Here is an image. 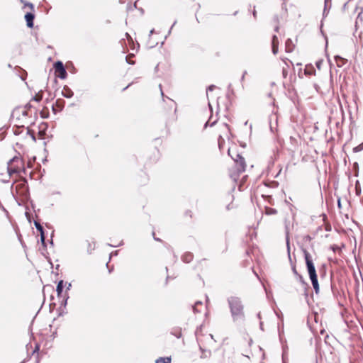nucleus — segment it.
<instances>
[{"instance_id":"obj_1","label":"nucleus","mask_w":363,"mask_h":363,"mask_svg":"<svg viewBox=\"0 0 363 363\" xmlns=\"http://www.w3.org/2000/svg\"><path fill=\"white\" fill-rule=\"evenodd\" d=\"M35 111L30 104L15 108L11 118L14 134L19 135L25 128L28 130L29 127L35 123Z\"/></svg>"},{"instance_id":"obj_2","label":"nucleus","mask_w":363,"mask_h":363,"mask_svg":"<svg viewBox=\"0 0 363 363\" xmlns=\"http://www.w3.org/2000/svg\"><path fill=\"white\" fill-rule=\"evenodd\" d=\"M209 126L210 133L218 138V147L221 150L225 143V138H229L230 135L229 125L223 122L215 121Z\"/></svg>"},{"instance_id":"obj_3","label":"nucleus","mask_w":363,"mask_h":363,"mask_svg":"<svg viewBox=\"0 0 363 363\" xmlns=\"http://www.w3.org/2000/svg\"><path fill=\"white\" fill-rule=\"evenodd\" d=\"M303 253H304V258H305L309 277L312 278V277H316L317 274H316L315 268V266L313 262V259L311 258L310 253L306 250H304Z\"/></svg>"},{"instance_id":"obj_4","label":"nucleus","mask_w":363,"mask_h":363,"mask_svg":"<svg viewBox=\"0 0 363 363\" xmlns=\"http://www.w3.org/2000/svg\"><path fill=\"white\" fill-rule=\"evenodd\" d=\"M14 163L21 164V160L18 157H13L9 162L8 172L10 174L18 173L20 171V167L18 164L14 165Z\"/></svg>"},{"instance_id":"obj_5","label":"nucleus","mask_w":363,"mask_h":363,"mask_svg":"<svg viewBox=\"0 0 363 363\" xmlns=\"http://www.w3.org/2000/svg\"><path fill=\"white\" fill-rule=\"evenodd\" d=\"M55 72L56 76L61 79H65L67 77V72L64 67L62 62L58 61L54 65Z\"/></svg>"},{"instance_id":"obj_6","label":"nucleus","mask_w":363,"mask_h":363,"mask_svg":"<svg viewBox=\"0 0 363 363\" xmlns=\"http://www.w3.org/2000/svg\"><path fill=\"white\" fill-rule=\"evenodd\" d=\"M230 305L233 315H239L241 313L242 306L239 301L233 299L230 301Z\"/></svg>"},{"instance_id":"obj_7","label":"nucleus","mask_w":363,"mask_h":363,"mask_svg":"<svg viewBox=\"0 0 363 363\" xmlns=\"http://www.w3.org/2000/svg\"><path fill=\"white\" fill-rule=\"evenodd\" d=\"M228 155L233 158V160L237 162L238 165V169L241 171H245L246 167V164L245 162V160L242 157H241L240 155H237L238 158H234L233 156L231 155V150L228 149Z\"/></svg>"},{"instance_id":"obj_8","label":"nucleus","mask_w":363,"mask_h":363,"mask_svg":"<svg viewBox=\"0 0 363 363\" xmlns=\"http://www.w3.org/2000/svg\"><path fill=\"white\" fill-rule=\"evenodd\" d=\"M65 101L62 99H57L52 105V111L55 113L61 111L65 107Z\"/></svg>"},{"instance_id":"obj_9","label":"nucleus","mask_w":363,"mask_h":363,"mask_svg":"<svg viewBox=\"0 0 363 363\" xmlns=\"http://www.w3.org/2000/svg\"><path fill=\"white\" fill-rule=\"evenodd\" d=\"M35 18V15L32 13H27L25 15V19L26 21V24L28 28L33 27V20Z\"/></svg>"},{"instance_id":"obj_10","label":"nucleus","mask_w":363,"mask_h":363,"mask_svg":"<svg viewBox=\"0 0 363 363\" xmlns=\"http://www.w3.org/2000/svg\"><path fill=\"white\" fill-rule=\"evenodd\" d=\"M278 46H279V40L277 35H273L272 41V49L274 55H277L278 53Z\"/></svg>"},{"instance_id":"obj_11","label":"nucleus","mask_w":363,"mask_h":363,"mask_svg":"<svg viewBox=\"0 0 363 363\" xmlns=\"http://www.w3.org/2000/svg\"><path fill=\"white\" fill-rule=\"evenodd\" d=\"M194 259V255L191 252H185L182 256V260L185 263H190Z\"/></svg>"},{"instance_id":"obj_12","label":"nucleus","mask_w":363,"mask_h":363,"mask_svg":"<svg viewBox=\"0 0 363 363\" xmlns=\"http://www.w3.org/2000/svg\"><path fill=\"white\" fill-rule=\"evenodd\" d=\"M35 226L36 229L38 230V231H39V233H40L41 241L43 242H44L45 235H44V231H43V226L37 221H35Z\"/></svg>"},{"instance_id":"obj_13","label":"nucleus","mask_w":363,"mask_h":363,"mask_svg":"<svg viewBox=\"0 0 363 363\" xmlns=\"http://www.w3.org/2000/svg\"><path fill=\"white\" fill-rule=\"evenodd\" d=\"M310 279L311 281V283H312L313 289H314V290L315 291V294H318V292H319V284H318L317 276L314 277H312V278H310Z\"/></svg>"},{"instance_id":"obj_14","label":"nucleus","mask_w":363,"mask_h":363,"mask_svg":"<svg viewBox=\"0 0 363 363\" xmlns=\"http://www.w3.org/2000/svg\"><path fill=\"white\" fill-rule=\"evenodd\" d=\"M286 52H291L294 50V45L291 39H287L286 40Z\"/></svg>"},{"instance_id":"obj_15","label":"nucleus","mask_w":363,"mask_h":363,"mask_svg":"<svg viewBox=\"0 0 363 363\" xmlns=\"http://www.w3.org/2000/svg\"><path fill=\"white\" fill-rule=\"evenodd\" d=\"M247 179V176H245L242 179L240 184L239 185L240 191H243L247 188L248 185L246 184Z\"/></svg>"},{"instance_id":"obj_16","label":"nucleus","mask_w":363,"mask_h":363,"mask_svg":"<svg viewBox=\"0 0 363 363\" xmlns=\"http://www.w3.org/2000/svg\"><path fill=\"white\" fill-rule=\"evenodd\" d=\"M172 358L170 357H159L156 359L155 363H171Z\"/></svg>"},{"instance_id":"obj_17","label":"nucleus","mask_w":363,"mask_h":363,"mask_svg":"<svg viewBox=\"0 0 363 363\" xmlns=\"http://www.w3.org/2000/svg\"><path fill=\"white\" fill-rule=\"evenodd\" d=\"M40 115L43 118H47L49 116V110L47 107H43L40 111Z\"/></svg>"},{"instance_id":"obj_18","label":"nucleus","mask_w":363,"mask_h":363,"mask_svg":"<svg viewBox=\"0 0 363 363\" xmlns=\"http://www.w3.org/2000/svg\"><path fill=\"white\" fill-rule=\"evenodd\" d=\"M62 95L65 97L70 98L73 95V92L69 88H64L62 91Z\"/></svg>"},{"instance_id":"obj_19","label":"nucleus","mask_w":363,"mask_h":363,"mask_svg":"<svg viewBox=\"0 0 363 363\" xmlns=\"http://www.w3.org/2000/svg\"><path fill=\"white\" fill-rule=\"evenodd\" d=\"M43 91H40L33 97L32 100L37 102H40L43 99Z\"/></svg>"},{"instance_id":"obj_20","label":"nucleus","mask_w":363,"mask_h":363,"mask_svg":"<svg viewBox=\"0 0 363 363\" xmlns=\"http://www.w3.org/2000/svg\"><path fill=\"white\" fill-rule=\"evenodd\" d=\"M203 306V303L201 301H197L194 306H193V311L195 313H200V309L199 308V307H202Z\"/></svg>"},{"instance_id":"obj_21","label":"nucleus","mask_w":363,"mask_h":363,"mask_svg":"<svg viewBox=\"0 0 363 363\" xmlns=\"http://www.w3.org/2000/svg\"><path fill=\"white\" fill-rule=\"evenodd\" d=\"M63 281H60L58 282L57 284V289H56V291H57V295L58 296H60L62 292V290H63Z\"/></svg>"},{"instance_id":"obj_22","label":"nucleus","mask_w":363,"mask_h":363,"mask_svg":"<svg viewBox=\"0 0 363 363\" xmlns=\"http://www.w3.org/2000/svg\"><path fill=\"white\" fill-rule=\"evenodd\" d=\"M335 60L338 67H341L345 64V60L342 57H341L340 56H338V55L335 56Z\"/></svg>"},{"instance_id":"obj_23","label":"nucleus","mask_w":363,"mask_h":363,"mask_svg":"<svg viewBox=\"0 0 363 363\" xmlns=\"http://www.w3.org/2000/svg\"><path fill=\"white\" fill-rule=\"evenodd\" d=\"M363 150V143L353 148L354 152H359Z\"/></svg>"},{"instance_id":"obj_24","label":"nucleus","mask_w":363,"mask_h":363,"mask_svg":"<svg viewBox=\"0 0 363 363\" xmlns=\"http://www.w3.org/2000/svg\"><path fill=\"white\" fill-rule=\"evenodd\" d=\"M286 245H287V252H288L289 259L290 262L291 263L292 260H291V254H290L289 240L288 238H286Z\"/></svg>"},{"instance_id":"obj_25","label":"nucleus","mask_w":363,"mask_h":363,"mask_svg":"<svg viewBox=\"0 0 363 363\" xmlns=\"http://www.w3.org/2000/svg\"><path fill=\"white\" fill-rule=\"evenodd\" d=\"M330 1H331V0H325V8H324V11H323V16H325V14L326 13L328 6H329V8L330 7V4H331Z\"/></svg>"},{"instance_id":"obj_26","label":"nucleus","mask_w":363,"mask_h":363,"mask_svg":"<svg viewBox=\"0 0 363 363\" xmlns=\"http://www.w3.org/2000/svg\"><path fill=\"white\" fill-rule=\"evenodd\" d=\"M21 2L22 3H24V5L25 6H28L29 7V9L31 10V11H33L34 10V6H33V4H31V3H27V2H24L23 0H20Z\"/></svg>"},{"instance_id":"obj_27","label":"nucleus","mask_w":363,"mask_h":363,"mask_svg":"<svg viewBox=\"0 0 363 363\" xmlns=\"http://www.w3.org/2000/svg\"><path fill=\"white\" fill-rule=\"evenodd\" d=\"M267 213L268 214H275L277 213V211L274 208H268L267 210Z\"/></svg>"},{"instance_id":"obj_28","label":"nucleus","mask_w":363,"mask_h":363,"mask_svg":"<svg viewBox=\"0 0 363 363\" xmlns=\"http://www.w3.org/2000/svg\"><path fill=\"white\" fill-rule=\"evenodd\" d=\"M297 277H298V278L299 281H301V282L304 286H307V284L304 281V279H303V277H302L301 274L298 275Z\"/></svg>"},{"instance_id":"obj_29","label":"nucleus","mask_w":363,"mask_h":363,"mask_svg":"<svg viewBox=\"0 0 363 363\" xmlns=\"http://www.w3.org/2000/svg\"><path fill=\"white\" fill-rule=\"evenodd\" d=\"M291 267H292V271H293L294 274L296 276L299 275V274L298 273V272L296 269V266L294 264H293L292 263H291Z\"/></svg>"},{"instance_id":"obj_30","label":"nucleus","mask_w":363,"mask_h":363,"mask_svg":"<svg viewBox=\"0 0 363 363\" xmlns=\"http://www.w3.org/2000/svg\"><path fill=\"white\" fill-rule=\"evenodd\" d=\"M321 64H322V60L318 61V62H316V67H318V69H320V67H321Z\"/></svg>"},{"instance_id":"obj_31","label":"nucleus","mask_w":363,"mask_h":363,"mask_svg":"<svg viewBox=\"0 0 363 363\" xmlns=\"http://www.w3.org/2000/svg\"><path fill=\"white\" fill-rule=\"evenodd\" d=\"M185 214H186V216H189L190 218H192V214H191V211H186V212L185 213Z\"/></svg>"},{"instance_id":"obj_32","label":"nucleus","mask_w":363,"mask_h":363,"mask_svg":"<svg viewBox=\"0 0 363 363\" xmlns=\"http://www.w3.org/2000/svg\"><path fill=\"white\" fill-rule=\"evenodd\" d=\"M279 27L278 25H276L275 27H274V31L275 32H278L279 31Z\"/></svg>"},{"instance_id":"obj_33","label":"nucleus","mask_w":363,"mask_h":363,"mask_svg":"<svg viewBox=\"0 0 363 363\" xmlns=\"http://www.w3.org/2000/svg\"><path fill=\"white\" fill-rule=\"evenodd\" d=\"M19 186L24 188L25 187V184H18V185L16 186V188H18Z\"/></svg>"},{"instance_id":"obj_34","label":"nucleus","mask_w":363,"mask_h":363,"mask_svg":"<svg viewBox=\"0 0 363 363\" xmlns=\"http://www.w3.org/2000/svg\"><path fill=\"white\" fill-rule=\"evenodd\" d=\"M286 74H287V72L285 69H283V75H284V77H286Z\"/></svg>"},{"instance_id":"obj_35","label":"nucleus","mask_w":363,"mask_h":363,"mask_svg":"<svg viewBox=\"0 0 363 363\" xmlns=\"http://www.w3.org/2000/svg\"><path fill=\"white\" fill-rule=\"evenodd\" d=\"M214 86H210L208 88V90H213Z\"/></svg>"},{"instance_id":"obj_36","label":"nucleus","mask_w":363,"mask_h":363,"mask_svg":"<svg viewBox=\"0 0 363 363\" xmlns=\"http://www.w3.org/2000/svg\"><path fill=\"white\" fill-rule=\"evenodd\" d=\"M257 12L255 10L253 11V16L256 18Z\"/></svg>"},{"instance_id":"obj_37","label":"nucleus","mask_w":363,"mask_h":363,"mask_svg":"<svg viewBox=\"0 0 363 363\" xmlns=\"http://www.w3.org/2000/svg\"><path fill=\"white\" fill-rule=\"evenodd\" d=\"M274 21H275L276 22H278V17H277V16H275V17H274Z\"/></svg>"},{"instance_id":"obj_38","label":"nucleus","mask_w":363,"mask_h":363,"mask_svg":"<svg viewBox=\"0 0 363 363\" xmlns=\"http://www.w3.org/2000/svg\"><path fill=\"white\" fill-rule=\"evenodd\" d=\"M260 328H261L262 330H263V329H262V323H260Z\"/></svg>"},{"instance_id":"obj_39","label":"nucleus","mask_w":363,"mask_h":363,"mask_svg":"<svg viewBox=\"0 0 363 363\" xmlns=\"http://www.w3.org/2000/svg\"><path fill=\"white\" fill-rule=\"evenodd\" d=\"M130 86V84L127 85V86H126V87H125V88H124V89H127V88H128V87H129Z\"/></svg>"},{"instance_id":"obj_40","label":"nucleus","mask_w":363,"mask_h":363,"mask_svg":"<svg viewBox=\"0 0 363 363\" xmlns=\"http://www.w3.org/2000/svg\"><path fill=\"white\" fill-rule=\"evenodd\" d=\"M208 125V122H207L206 124H205V127H207Z\"/></svg>"},{"instance_id":"obj_41","label":"nucleus","mask_w":363,"mask_h":363,"mask_svg":"<svg viewBox=\"0 0 363 363\" xmlns=\"http://www.w3.org/2000/svg\"><path fill=\"white\" fill-rule=\"evenodd\" d=\"M254 272L255 275L257 277H258V276H257V273H256V272Z\"/></svg>"},{"instance_id":"obj_42","label":"nucleus","mask_w":363,"mask_h":363,"mask_svg":"<svg viewBox=\"0 0 363 363\" xmlns=\"http://www.w3.org/2000/svg\"><path fill=\"white\" fill-rule=\"evenodd\" d=\"M338 205L340 206V200L338 201Z\"/></svg>"}]
</instances>
